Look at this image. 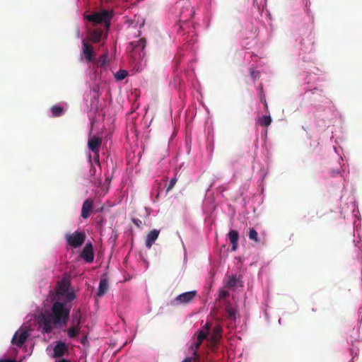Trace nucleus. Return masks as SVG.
Returning <instances> with one entry per match:
<instances>
[{
    "label": "nucleus",
    "mask_w": 362,
    "mask_h": 362,
    "mask_svg": "<svg viewBox=\"0 0 362 362\" xmlns=\"http://www.w3.org/2000/svg\"><path fill=\"white\" fill-rule=\"evenodd\" d=\"M71 307L66 303L56 301L52 307V313H42L38 316L39 329L43 333L52 332L54 326L66 324L69 320Z\"/></svg>",
    "instance_id": "1"
},
{
    "label": "nucleus",
    "mask_w": 362,
    "mask_h": 362,
    "mask_svg": "<svg viewBox=\"0 0 362 362\" xmlns=\"http://www.w3.org/2000/svg\"><path fill=\"white\" fill-rule=\"evenodd\" d=\"M112 16V14L110 11L103 10L100 12H94L91 14L85 15L84 17L88 21L92 22L94 25L104 24L106 31H107Z\"/></svg>",
    "instance_id": "2"
},
{
    "label": "nucleus",
    "mask_w": 362,
    "mask_h": 362,
    "mask_svg": "<svg viewBox=\"0 0 362 362\" xmlns=\"http://www.w3.org/2000/svg\"><path fill=\"white\" fill-rule=\"evenodd\" d=\"M102 145V138L97 136H93L88 139V147L90 151L93 153V159L94 162L99 165L100 156L99 151Z\"/></svg>",
    "instance_id": "3"
},
{
    "label": "nucleus",
    "mask_w": 362,
    "mask_h": 362,
    "mask_svg": "<svg viewBox=\"0 0 362 362\" xmlns=\"http://www.w3.org/2000/svg\"><path fill=\"white\" fill-rule=\"evenodd\" d=\"M66 240L69 245L77 248L83 244L86 240V234L83 231H76L71 234H66Z\"/></svg>",
    "instance_id": "4"
},
{
    "label": "nucleus",
    "mask_w": 362,
    "mask_h": 362,
    "mask_svg": "<svg viewBox=\"0 0 362 362\" xmlns=\"http://www.w3.org/2000/svg\"><path fill=\"white\" fill-rule=\"evenodd\" d=\"M26 327H21L17 331L11 339V343L18 347H21L28 338L29 334Z\"/></svg>",
    "instance_id": "5"
},
{
    "label": "nucleus",
    "mask_w": 362,
    "mask_h": 362,
    "mask_svg": "<svg viewBox=\"0 0 362 362\" xmlns=\"http://www.w3.org/2000/svg\"><path fill=\"white\" fill-rule=\"evenodd\" d=\"M70 278L68 275H64L61 281L57 284V291L54 294H74L68 292L70 287Z\"/></svg>",
    "instance_id": "6"
},
{
    "label": "nucleus",
    "mask_w": 362,
    "mask_h": 362,
    "mask_svg": "<svg viewBox=\"0 0 362 362\" xmlns=\"http://www.w3.org/2000/svg\"><path fill=\"white\" fill-rule=\"evenodd\" d=\"M81 257L88 263H90L93 261L94 254L93 245L91 243H89L85 245L81 252Z\"/></svg>",
    "instance_id": "7"
},
{
    "label": "nucleus",
    "mask_w": 362,
    "mask_h": 362,
    "mask_svg": "<svg viewBox=\"0 0 362 362\" xmlns=\"http://www.w3.org/2000/svg\"><path fill=\"white\" fill-rule=\"evenodd\" d=\"M226 287L231 291H235L238 287L242 286V282L240 277L237 275L228 276L226 279Z\"/></svg>",
    "instance_id": "8"
},
{
    "label": "nucleus",
    "mask_w": 362,
    "mask_h": 362,
    "mask_svg": "<svg viewBox=\"0 0 362 362\" xmlns=\"http://www.w3.org/2000/svg\"><path fill=\"white\" fill-rule=\"evenodd\" d=\"M68 351V347L65 342L58 341L53 349V357L60 358Z\"/></svg>",
    "instance_id": "9"
},
{
    "label": "nucleus",
    "mask_w": 362,
    "mask_h": 362,
    "mask_svg": "<svg viewBox=\"0 0 362 362\" xmlns=\"http://www.w3.org/2000/svg\"><path fill=\"white\" fill-rule=\"evenodd\" d=\"M93 207V201L91 199H86L82 205L81 216L86 219L90 216Z\"/></svg>",
    "instance_id": "10"
},
{
    "label": "nucleus",
    "mask_w": 362,
    "mask_h": 362,
    "mask_svg": "<svg viewBox=\"0 0 362 362\" xmlns=\"http://www.w3.org/2000/svg\"><path fill=\"white\" fill-rule=\"evenodd\" d=\"M83 54L86 60L88 62H92L95 55L93 47L85 40L83 41Z\"/></svg>",
    "instance_id": "11"
},
{
    "label": "nucleus",
    "mask_w": 362,
    "mask_h": 362,
    "mask_svg": "<svg viewBox=\"0 0 362 362\" xmlns=\"http://www.w3.org/2000/svg\"><path fill=\"white\" fill-rule=\"evenodd\" d=\"M159 233V230L153 229L147 234L145 241V245L147 248L150 249L151 247L154 242L157 240Z\"/></svg>",
    "instance_id": "12"
},
{
    "label": "nucleus",
    "mask_w": 362,
    "mask_h": 362,
    "mask_svg": "<svg viewBox=\"0 0 362 362\" xmlns=\"http://www.w3.org/2000/svg\"><path fill=\"white\" fill-rule=\"evenodd\" d=\"M228 238L230 243L232 244L231 250L233 251H235L238 247V238L239 234L238 232L235 230H231L228 234Z\"/></svg>",
    "instance_id": "13"
},
{
    "label": "nucleus",
    "mask_w": 362,
    "mask_h": 362,
    "mask_svg": "<svg viewBox=\"0 0 362 362\" xmlns=\"http://www.w3.org/2000/svg\"><path fill=\"white\" fill-rule=\"evenodd\" d=\"M103 31L100 28H95L90 31L88 35L89 40L93 43H98L101 40Z\"/></svg>",
    "instance_id": "14"
},
{
    "label": "nucleus",
    "mask_w": 362,
    "mask_h": 362,
    "mask_svg": "<svg viewBox=\"0 0 362 362\" xmlns=\"http://www.w3.org/2000/svg\"><path fill=\"white\" fill-rule=\"evenodd\" d=\"M222 337V328L219 325H216L213 327L211 334V339L213 343H217Z\"/></svg>",
    "instance_id": "15"
},
{
    "label": "nucleus",
    "mask_w": 362,
    "mask_h": 362,
    "mask_svg": "<svg viewBox=\"0 0 362 362\" xmlns=\"http://www.w3.org/2000/svg\"><path fill=\"white\" fill-rule=\"evenodd\" d=\"M194 296H177L173 300V303L174 305H180L182 303L186 304L190 302Z\"/></svg>",
    "instance_id": "16"
},
{
    "label": "nucleus",
    "mask_w": 362,
    "mask_h": 362,
    "mask_svg": "<svg viewBox=\"0 0 362 362\" xmlns=\"http://www.w3.org/2000/svg\"><path fill=\"white\" fill-rule=\"evenodd\" d=\"M208 335L207 332H205L204 330L199 331L198 335H197V341L194 344L195 350L194 351V354L197 355V349L199 347V346L202 344L204 339H206V336Z\"/></svg>",
    "instance_id": "17"
},
{
    "label": "nucleus",
    "mask_w": 362,
    "mask_h": 362,
    "mask_svg": "<svg viewBox=\"0 0 362 362\" xmlns=\"http://www.w3.org/2000/svg\"><path fill=\"white\" fill-rule=\"evenodd\" d=\"M108 282L106 279H101L99 284L98 292L97 294H105L108 291Z\"/></svg>",
    "instance_id": "18"
},
{
    "label": "nucleus",
    "mask_w": 362,
    "mask_h": 362,
    "mask_svg": "<svg viewBox=\"0 0 362 362\" xmlns=\"http://www.w3.org/2000/svg\"><path fill=\"white\" fill-rule=\"evenodd\" d=\"M272 122V117L269 115H264L262 117L259 118L257 120V123L262 127H268L271 124Z\"/></svg>",
    "instance_id": "19"
},
{
    "label": "nucleus",
    "mask_w": 362,
    "mask_h": 362,
    "mask_svg": "<svg viewBox=\"0 0 362 362\" xmlns=\"http://www.w3.org/2000/svg\"><path fill=\"white\" fill-rule=\"evenodd\" d=\"M51 112L53 117H60L64 114V108L59 105H54L51 107Z\"/></svg>",
    "instance_id": "20"
},
{
    "label": "nucleus",
    "mask_w": 362,
    "mask_h": 362,
    "mask_svg": "<svg viewBox=\"0 0 362 362\" xmlns=\"http://www.w3.org/2000/svg\"><path fill=\"white\" fill-rule=\"evenodd\" d=\"M81 327H70L67 330L68 336L70 338H75L76 337L79 332H80Z\"/></svg>",
    "instance_id": "21"
},
{
    "label": "nucleus",
    "mask_w": 362,
    "mask_h": 362,
    "mask_svg": "<svg viewBox=\"0 0 362 362\" xmlns=\"http://www.w3.org/2000/svg\"><path fill=\"white\" fill-rule=\"evenodd\" d=\"M248 236H249V238L251 240H253L255 243H258L259 242L258 234H257V232L255 230V228H252L250 229V232H249Z\"/></svg>",
    "instance_id": "22"
},
{
    "label": "nucleus",
    "mask_w": 362,
    "mask_h": 362,
    "mask_svg": "<svg viewBox=\"0 0 362 362\" xmlns=\"http://www.w3.org/2000/svg\"><path fill=\"white\" fill-rule=\"evenodd\" d=\"M146 47V40L144 38H141L139 40L136 44L134 45L135 49H141L143 50Z\"/></svg>",
    "instance_id": "23"
},
{
    "label": "nucleus",
    "mask_w": 362,
    "mask_h": 362,
    "mask_svg": "<svg viewBox=\"0 0 362 362\" xmlns=\"http://www.w3.org/2000/svg\"><path fill=\"white\" fill-rule=\"evenodd\" d=\"M259 96H260V101H261V103H262L264 104V106L266 110L267 111L268 110V105H267V100H266V98H265V95L264 94L263 88H261V89H260Z\"/></svg>",
    "instance_id": "24"
},
{
    "label": "nucleus",
    "mask_w": 362,
    "mask_h": 362,
    "mask_svg": "<svg viewBox=\"0 0 362 362\" xmlns=\"http://www.w3.org/2000/svg\"><path fill=\"white\" fill-rule=\"evenodd\" d=\"M127 76V72L125 70H120L117 72L116 78L119 80L124 79Z\"/></svg>",
    "instance_id": "25"
},
{
    "label": "nucleus",
    "mask_w": 362,
    "mask_h": 362,
    "mask_svg": "<svg viewBox=\"0 0 362 362\" xmlns=\"http://www.w3.org/2000/svg\"><path fill=\"white\" fill-rule=\"evenodd\" d=\"M176 182H177V178L175 177L170 180V181L168 184V186L167 187V189H166L167 192L170 191L174 187Z\"/></svg>",
    "instance_id": "26"
},
{
    "label": "nucleus",
    "mask_w": 362,
    "mask_h": 362,
    "mask_svg": "<svg viewBox=\"0 0 362 362\" xmlns=\"http://www.w3.org/2000/svg\"><path fill=\"white\" fill-rule=\"evenodd\" d=\"M80 324H81L80 319L72 318L71 326L76 327H81Z\"/></svg>",
    "instance_id": "27"
},
{
    "label": "nucleus",
    "mask_w": 362,
    "mask_h": 362,
    "mask_svg": "<svg viewBox=\"0 0 362 362\" xmlns=\"http://www.w3.org/2000/svg\"><path fill=\"white\" fill-rule=\"evenodd\" d=\"M227 313L230 318H234L235 315V311L233 308H230L227 309Z\"/></svg>",
    "instance_id": "28"
},
{
    "label": "nucleus",
    "mask_w": 362,
    "mask_h": 362,
    "mask_svg": "<svg viewBox=\"0 0 362 362\" xmlns=\"http://www.w3.org/2000/svg\"><path fill=\"white\" fill-rule=\"evenodd\" d=\"M132 222L134 223V225H136L138 228H139L141 225H142V222L140 219L139 218H132Z\"/></svg>",
    "instance_id": "29"
},
{
    "label": "nucleus",
    "mask_w": 362,
    "mask_h": 362,
    "mask_svg": "<svg viewBox=\"0 0 362 362\" xmlns=\"http://www.w3.org/2000/svg\"><path fill=\"white\" fill-rule=\"evenodd\" d=\"M72 318H76L81 320V313L79 310H76L72 315Z\"/></svg>",
    "instance_id": "30"
},
{
    "label": "nucleus",
    "mask_w": 362,
    "mask_h": 362,
    "mask_svg": "<svg viewBox=\"0 0 362 362\" xmlns=\"http://www.w3.org/2000/svg\"><path fill=\"white\" fill-rule=\"evenodd\" d=\"M66 297V300L67 301H71L73 300L74 299H75L76 298V296H74V295H71V296H65Z\"/></svg>",
    "instance_id": "31"
},
{
    "label": "nucleus",
    "mask_w": 362,
    "mask_h": 362,
    "mask_svg": "<svg viewBox=\"0 0 362 362\" xmlns=\"http://www.w3.org/2000/svg\"><path fill=\"white\" fill-rule=\"evenodd\" d=\"M204 327L206 328V330L204 331L207 332V333L209 334V331L211 329V324L209 322H206Z\"/></svg>",
    "instance_id": "32"
},
{
    "label": "nucleus",
    "mask_w": 362,
    "mask_h": 362,
    "mask_svg": "<svg viewBox=\"0 0 362 362\" xmlns=\"http://www.w3.org/2000/svg\"><path fill=\"white\" fill-rule=\"evenodd\" d=\"M181 294H187V295H189V294H197V291H186V292L182 293Z\"/></svg>",
    "instance_id": "33"
},
{
    "label": "nucleus",
    "mask_w": 362,
    "mask_h": 362,
    "mask_svg": "<svg viewBox=\"0 0 362 362\" xmlns=\"http://www.w3.org/2000/svg\"><path fill=\"white\" fill-rule=\"evenodd\" d=\"M193 358L192 357H187L184 359L182 362H192Z\"/></svg>",
    "instance_id": "34"
},
{
    "label": "nucleus",
    "mask_w": 362,
    "mask_h": 362,
    "mask_svg": "<svg viewBox=\"0 0 362 362\" xmlns=\"http://www.w3.org/2000/svg\"><path fill=\"white\" fill-rule=\"evenodd\" d=\"M0 362H16V361L12 359H1V360H0Z\"/></svg>",
    "instance_id": "35"
},
{
    "label": "nucleus",
    "mask_w": 362,
    "mask_h": 362,
    "mask_svg": "<svg viewBox=\"0 0 362 362\" xmlns=\"http://www.w3.org/2000/svg\"><path fill=\"white\" fill-rule=\"evenodd\" d=\"M95 172H96V170H95V168H91V169L90 170V175H95Z\"/></svg>",
    "instance_id": "36"
},
{
    "label": "nucleus",
    "mask_w": 362,
    "mask_h": 362,
    "mask_svg": "<svg viewBox=\"0 0 362 362\" xmlns=\"http://www.w3.org/2000/svg\"><path fill=\"white\" fill-rule=\"evenodd\" d=\"M100 59L103 61V64H104L106 59V55H102Z\"/></svg>",
    "instance_id": "37"
},
{
    "label": "nucleus",
    "mask_w": 362,
    "mask_h": 362,
    "mask_svg": "<svg viewBox=\"0 0 362 362\" xmlns=\"http://www.w3.org/2000/svg\"><path fill=\"white\" fill-rule=\"evenodd\" d=\"M55 362H70V361L66 360V359L62 358V359H59L58 361H56Z\"/></svg>",
    "instance_id": "38"
},
{
    "label": "nucleus",
    "mask_w": 362,
    "mask_h": 362,
    "mask_svg": "<svg viewBox=\"0 0 362 362\" xmlns=\"http://www.w3.org/2000/svg\"><path fill=\"white\" fill-rule=\"evenodd\" d=\"M221 298H222L223 300H226V298L228 296L223 295V296H219Z\"/></svg>",
    "instance_id": "39"
},
{
    "label": "nucleus",
    "mask_w": 362,
    "mask_h": 362,
    "mask_svg": "<svg viewBox=\"0 0 362 362\" xmlns=\"http://www.w3.org/2000/svg\"><path fill=\"white\" fill-rule=\"evenodd\" d=\"M219 294L226 295V294H228V293L227 291H221Z\"/></svg>",
    "instance_id": "40"
},
{
    "label": "nucleus",
    "mask_w": 362,
    "mask_h": 362,
    "mask_svg": "<svg viewBox=\"0 0 362 362\" xmlns=\"http://www.w3.org/2000/svg\"><path fill=\"white\" fill-rule=\"evenodd\" d=\"M85 341H86V339H82V340H81V343H82V344H84V343H85Z\"/></svg>",
    "instance_id": "41"
},
{
    "label": "nucleus",
    "mask_w": 362,
    "mask_h": 362,
    "mask_svg": "<svg viewBox=\"0 0 362 362\" xmlns=\"http://www.w3.org/2000/svg\"><path fill=\"white\" fill-rule=\"evenodd\" d=\"M106 181H107L108 182H110V179L107 177V178L106 179Z\"/></svg>",
    "instance_id": "42"
}]
</instances>
